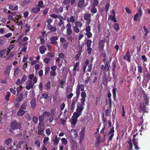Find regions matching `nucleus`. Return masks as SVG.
<instances>
[{
	"instance_id": "nucleus-1",
	"label": "nucleus",
	"mask_w": 150,
	"mask_h": 150,
	"mask_svg": "<svg viewBox=\"0 0 150 150\" xmlns=\"http://www.w3.org/2000/svg\"><path fill=\"white\" fill-rule=\"evenodd\" d=\"M11 128L15 129H21V123L16 122V120H14L11 122Z\"/></svg>"
},
{
	"instance_id": "nucleus-2",
	"label": "nucleus",
	"mask_w": 150,
	"mask_h": 150,
	"mask_svg": "<svg viewBox=\"0 0 150 150\" xmlns=\"http://www.w3.org/2000/svg\"><path fill=\"white\" fill-rule=\"evenodd\" d=\"M88 4V2H86L84 0H79L77 6L79 8H84Z\"/></svg>"
},
{
	"instance_id": "nucleus-3",
	"label": "nucleus",
	"mask_w": 150,
	"mask_h": 150,
	"mask_svg": "<svg viewBox=\"0 0 150 150\" xmlns=\"http://www.w3.org/2000/svg\"><path fill=\"white\" fill-rule=\"evenodd\" d=\"M110 14L109 15L108 19L110 20L114 23H116L117 21L115 18V12L114 10H112L110 11Z\"/></svg>"
},
{
	"instance_id": "nucleus-4",
	"label": "nucleus",
	"mask_w": 150,
	"mask_h": 150,
	"mask_svg": "<svg viewBox=\"0 0 150 150\" xmlns=\"http://www.w3.org/2000/svg\"><path fill=\"white\" fill-rule=\"evenodd\" d=\"M137 133H136L135 134H134L133 135V139H132V142L133 143L134 148L136 150H138L139 149V148L138 146V142H137V139H135V137Z\"/></svg>"
},
{
	"instance_id": "nucleus-5",
	"label": "nucleus",
	"mask_w": 150,
	"mask_h": 150,
	"mask_svg": "<svg viewBox=\"0 0 150 150\" xmlns=\"http://www.w3.org/2000/svg\"><path fill=\"white\" fill-rule=\"evenodd\" d=\"M58 39V37L56 36L51 37L50 39V43L53 45H57L58 44L57 40Z\"/></svg>"
},
{
	"instance_id": "nucleus-6",
	"label": "nucleus",
	"mask_w": 150,
	"mask_h": 150,
	"mask_svg": "<svg viewBox=\"0 0 150 150\" xmlns=\"http://www.w3.org/2000/svg\"><path fill=\"white\" fill-rule=\"evenodd\" d=\"M44 124H42L41 123L38 124V133L39 135H42L44 130Z\"/></svg>"
},
{
	"instance_id": "nucleus-7",
	"label": "nucleus",
	"mask_w": 150,
	"mask_h": 150,
	"mask_svg": "<svg viewBox=\"0 0 150 150\" xmlns=\"http://www.w3.org/2000/svg\"><path fill=\"white\" fill-rule=\"evenodd\" d=\"M66 32L67 35H70L72 34L73 31L71 28V25L70 23H68L66 25Z\"/></svg>"
},
{
	"instance_id": "nucleus-8",
	"label": "nucleus",
	"mask_w": 150,
	"mask_h": 150,
	"mask_svg": "<svg viewBox=\"0 0 150 150\" xmlns=\"http://www.w3.org/2000/svg\"><path fill=\"white\" fill-rule=\"evenodd\" d=\"M91 14L89 13H86L84 14V18L85 20L86 21V24L89 25L91 22Z\"/></svg>"
},
{
	"instance_id": "nucleus-9",
	"label": "nucleus",
	"mask_w": 150,
	"mask_h": 150,
	"mask_svg": "<svg viewBox=\"0 0 150 150\" xmlns=\"http://www.w3.org/2000/svg\"><path fill=\"white\" fill-rule=\"evenodd\" d=\"M105 66L103 64L101 65L100 67V69L103 71H107L109 70V67L108 65H109V64H108V63L107 62L105 63Z\"/></svg>"
},
{
	"instance_id": "nucleus-10",
	"label": "nucleus",
	"mask_w": 150,
	"mask_h": 150,
	"mask_svg": "<svg viewBox=\"0 0 150 150\" xmlns=\"http://www.w3.org/2000/svg\"><path fill=\"white\" fill-rule=\"evenodd\" d=\"M79 98L76 97H74L73 98V99L72 100V102L71 105V110H73L75 108V105L76 102L78 101Z\"/></svg>"
},
{
	"instance_id": "nucleus-11",
	"label": "nucleus",
	"mask_w": 150,
	"mask_h": 150,
	"mask_svg": "<svg viewBox=\"0 0 150 150\" xmlns=\"http://www.w3.org/2000/svg\"><path fill=\"white\" fill-rule=\"evenodd\" d=\"M69 141L73 150L77 149V144L76 142L72 139H70Z\"/></svg>"
},
{
	"instance_id": "nucleus-12",
	"label": "nucleus",
	"mask_w": 150,
	"mask_h": 150,
	"mask_svg": "<svg viewBox=\"0 0 150 150\" xmlns=\"http://www.w3.org/2000/svg\"><path fill=\"white\" fill-rule=\"evenodd\" d=\"M28 79L30 80L29 81H32L31 80L33 79V83H34V85L35 83H36L37 81V78L36 76H34V74H33L30 75L29 76Z\"/></svg>"
},
{
	"instance_id": "nucleus-13",
	"label": "nucleus",
	"mask_w": 150,
	"mask_h": 150,
	"mask_svg": "<svg viewBox=\"0 0 150 150\" xmlns=\"http://www.w3.org/2000/svg\"><path fill=\"white\" fill-rule=\"evenodd\" d=\"M105 42V39L100 40L98 44V48L99 51L103 50L104 48V43Z\"/></svg>"
},
{
	"instance_id": "nucleus-14",
	"label": "nucleus",
	"mask_w": 150,
	"mask_h": 150,
	"mask_svg": "<svg viewBox=\"0 0 150 150\" xmlns=\"http://www.w3.org/2000/svg\"><path fill=\"white\" fill-rule=\"evenodd\" d=\"M114 127H113L111 128L110 130L108 132V134L110 135V136L108 138V139L110 141H111L114 135Z\"/></svg>"
},
{
	"instance_id": "nucleus-15",
	"label": "nucleus",
	"mask_w": 150,
	"mask_h": 150,
	"mask_svg": "<svg viewBox=\"0 0 150 150\" xmlns=\"http://www.w3.org/2000/svg\"><path fill=\"white\" fill-rule=\"evenodd\" d=\"M16 95L17 97L16 99V100L17 103H20L23 98V93H19L17 94Z\"/></svg>"
},
{
	"instance_id": "nucleus-16",
	"label": "nucleus",
	"mask_w": 150,
	"mask_h": 150,
	"mask_svg": "<svg viewBox=\"0 0 150 150\" xmlns=\"http://www.w3.org/2000/svg\"><path fill=\"white\" fill-rule=\"evenodd\" d=\"M85 135V132L84 129H82L81 131V133L80 135V143H82V141Z\"/></svg>"
},
{
	"instance_id": "nucleus-17",
	"label": "nucleus",
	"mask_w": 150,
	"mask_h": 150,
	"mask_svg": "<svg viewBox=\"0 0 150 150\" xmlns=\"http://www.w3.org/2000/svg\"><path fill=\"white\" fill-rule=\"evenodd\" d=\"M131 56L129 54V50H128L126 53V55L123 57L124 59L128 61L129 62H130L131 61L130 59Z\"/></svg>"
},
{
	"instance_id": "nucleus-18",
	"label": "nucleus",
	"mask_w": 150,
	"mask_h": 150,
	"mask_svg": "<svg viewBox=\"0 0 150 150\" xmlns=\"http://www.w3.org/2000/svg\"><path fill=\"white\" fill-rule=\"evenodd\" d=\"M84 102H83L81 101L80 103H78L77 104V109L79 110H83L84 109V106L85 105Z\"/></svg>"
},
{
	"instance_id": "nucleus-19",
	"label": "nucleus",
	"mask_w": 150,
	"mask_h": 150,
	"mask_svg": "<svg viewBox=\"0 0 150 150\" xmlns=\"http://www.w3.org/2000/svg\"><path fill=\"white\" fill-rule=\"evenodd\" d=\"M39 50L40 53L42 54H43L47 50V49L45 45H42L39 47Z\"/></svg>"
},
{
	"instance_id": "nucleus-20",
	"label": "nucleus",
	"mask_w": 150,
	"mask_h": 150,
	"mask_svg": "<svg viewBox=\"0 0 150 150\" xmlns=\"http://www.w3.org/2000/svg\"><path fill=\"white\" fill-rule=\"evenodd\" d=\"M127 143L129 144V145L128 146V150H134L133 149V144L131 139L129 138V141Z\"/></svg>"
},
{
	"instance_id": "nucleus-21",
	"label": "nucleus",
	"mask_w": 150,
	"mask_h": 150,
	"mask_svg": "<svg viewBox=\"0 0 150 150\" xmlns=\"http://www.w3.org/2000/svg\"><path fill=\"white\" fill-rule=\"evenodd\" d=\"M142 15V10H139V13H137L134 16V20L135 21H137V18L139 16V17H140Z\"/></svg>"
},
{
	"instance_id": "nucleus-22",
	"label": "nucleus",
	"mask_w": 150,
	"mask_h": 150,
	"mask_svg": "<svg viewBox=\"0 0 150 150\" xmlns=\"http://www.w3.org/2000/svg\"><path fill=\"white\" fill-rule=\"evenodd\" d=\"M11 67L10 66H7L6 68L4 74L6 76H9L11 70Z\"/></svg>"
},
{
	"instance_id": "nucleus-23",
	"label": "nucleus",
	"mask_w": 150,
	"mask_h": 150,
	"mask_svg": "<svg viewBox=\"0 0 150 150\" xmlns=\"http://www.w3.org/2000/svg\"><path fill=\"white\" fill-rule=\"evenodd\" d=\"M34 83H32V81H29L28 82V85L25 86V88L27 90H29L31 88H33Z\"/></svg>"
},
{
	"instance_id": "nucleus-24",
	"label": "nucleus",
	"mask_w": 150,
	"mask_h": 150,
	"mask_svg": "<svg viewBox=\"0 0 150 150\" xmlns=\"http://www.w3.org/2000/svg\"><path fill=\"white\" fill-rule=\"evenodd\" d=\"M81 101L83 102H85L86 101L85 98L86 96V93L85 92H82L81 93Z\"/></svg>"
},
{
	"instance_id": "nucleus-25",
	"label": "nucleus",
	"mask_w": 150,
	"mask_h": 150,
	"mask_svg": "<svg viewBox=\"0 0 150 150\" xmlns=\"http://www.w3.org/2000/svg\"><path fill=\"white\" fill-rule=\"evenodd\" d=\"M31 107L33 109H34L36 106V100L35 98H33L30 103Z\"/></svg>"
},
{
	"instance_id": "nucleus-26",
	"label": "nucleus",
	"mask_w": 150,
	"mask_h": 150,
	"mask_svg": "<svg viewBox=\"0 0 150 150\" xmlns=\"http://www.w3.org/2000/svg\"><path fill=\"white\" fill-rule=\"evenodd\" d=\"M98 3L99 1L98 0H93V3L92 8L91 9H96V8L95 7L98 6Z\"/></svg>"
},
{
	"instance_id": "nucleus-27",
	"label": "nucleus",
	"mask_w": 150,
	"mask_h": 150,
	"mask_svg": "<svg viewBox=\"0 0 150 150\" xmlns=\"http://www.w3.org/2000/svg\"><path fill=\"white\" fill-rule=\"evenodd\" d=\"M20 69L18 67H17L14 71L13 76L17 77L19 73Z\"/></svg>"
},
{
	"instance_id": "nucleus-28",
	"label": "nucleus",
	"mask_w": 150,
	"mask_h": 150,
	"mask_svg": "<svg viewBox=\"0 0 150 150\" xmlns=\"http://www.w3.org/2000/svg\"><path fill=\"white\" fill-rule=\"evenodd\" d=\"M28 44V42H25L24 43V44L23 45V47H22V49H21V52H26L27 49V46L26 45V44Z\"/></svg>"
},
{
	"instance_id": "nucleus-29",
	"label": "nucleus",
	"mask_w": 150,
	"mask_h": 150,
	"mask_svg": "<svg viewBox=\"0 0 150 150\" xmlns=\"http://www.w3.org/2000/svg\"><path fill=\"white\" fill-rule=\"evenodd\" d=\"M38 119L39 122V124H40V123H41L42 124H45L44 122H42L44 120V117L42 115H39Z\"/></svg>"
},
{
	"instance_id": "nucleus-30",
	"label": "nucleus",
	"mask_w": 150,
	"mask_h": 150,
	"mask_svg": "<svg viewBox=\"0 0 150 150\" xmlns=\"http://www.w3.org/2000/svg\"><path fill=\"white\" fill-rule=\"evenodd\" d=\"M77 121V119H76V118H74V117H72V118L71 120V125L74 126H75Z\"/></svg>"
},
{
	"instance_id": "nucleus-31",
	"label": "nucleus",
	"mask_w": 150,
	"mask_h": 150,
	"mask_svg": "<svg viewBox=\"0 0 150 150\" xmlns=\"http://www.w3.org/2000/svg\"><path fill=\"white\" fill-rule=\"evenodd\" d=\"M76 89L78 90H79L80 91H83L84 90V86L83 85L78 84L77 86Z\"/></svg>"
},
{
	"instance_id": "nucleus-32",
	"label": "nucleus",
	"mask_w": 150,
	"mask_h": 150,
	"mask_svg": "<svg viewBox=\"0 0 150 150\" xmlns=\"http://www.w3.org/2000/svg\"><path fill=\"white\" fill-rule=\"evenodd\" d=\"M25 113V111L20 109L17 113V114L18 116H23Z\"/></svg>"
},
{
	"instance_id": "nucleus-33",
	"label": "nucleus",
	"mask_w": 150,
	"mask_h": 150,
	"mask_svg": "<svg viewBox=\"0 0 150 150\" xmlns=\"http://www.w3.org/2000/svg\"><path fill=\"white\" fill-rule=\"evenodd\" d=\"M75 26L81 28L82 26V23L80 21H76L74 23Z\"/></svg>"
},
{
	"instance_id": "nucleus-34",
	"label": "nucleus",
	"mask_w": 150,
	"mask_h": 150,
	"mask_svg": "<svg viewBox=\"0 0 150 150\" xmlns=\"http://www.w3.org/2000/svg\"><path fill=\"white\" fill-rule=\"evenodd\" d=\"M27 105V102L25 101H24L22 105L21 106L20 108L22 110H26Z\"/></svg>"
},
{
	"instance_id": "nucleus-35",
	"label": "nucleus",
	"mask_w": 150,
	"mask_h": 150,
	"mask_svg": "<svg viewBox=\"0 0 150 150\" xmlns=\"http://www.w3.org/2000/svg\"><path fill=\"white\" fill-rule=\"evenodd\" d=\"M73 28L74 31V32L77 33H78L79 32L80 30L79 27H76L75 26H74L73 27Z\"/></svg>"
},
{
	"instance_id": "nucleus-36",
	"label": "nucleus",
	"mask_w": 150,
	"mask_h": 150,
	"mask_svg": "<svg viewBox=\"0 0 150 150\" xmlns=\"http://www.w3.org/2000/svg\"><path fill=\"white\" fill-rule=\"evenodd\" d=\"M50 81H48L45 85V89L47 91L49 90L50 88Z\"/></svg>"
},
{
	"instance_id": "nucleus-37",
	"label": "nucleus",
	"mask_w": 150,
	"mask_h": 150,
	"mask_svg": "<svg viewBox=\"0 0 150 150\" xmlns=\"http://www.w3.org/2000/svg\"><path fill=\"white\" fill-rule=\"evenodd\" d=\"M116 88H113L112 90L113 100L115 101L116 99Z\"/></svg>"
},
{
	"instance_id": "nucleus-38",
	"label": "nucleus",
	"mask_w": 150,
	"mask_h": 150,
	"mask_svg": "<svg viewBox=\"0 0 150 150\" xmlns=\"http://www.w3.org/2000/svg\"><path fill=\"white\" fill-rule=\"evenodd\" d=\"M12 141V139L11 138H9L5 140L4 143L6 145H8Z\"/></svg>"
},
{
	"instance_id": "nucleus-39",
	"label": "nucleus",
	"mask_w": 150,
	"mask_h": 150,
	"mask_svg": "<svg viewBox=\"0 0 150 150\" xmlns=\"http://www.w3.org/2000/svg\"><path fill=\"white\" fill-rule=\"evenodd\" d=\"M59 84L60 85V87L62 88H64L63 84L66 83L65 80H59Z\"/></svg>"
},
{
	"instance_id": "nucleus-40",
	"label": "nucleus",
	"mask_w": 150,
	"mask_h": 150,
	"mask_svg": "<svg viewBox=\"0 0 150 150\" xmlns=\"http://www.w3.org/2000/svg\"><path fill=\"white\" fill-rule=\"evenodd\" d=\"M107 97L109 98V105L110 107L111 106L112 103H111V101L112 100L111 98V94L110 93H109L107 94Z\"/></svg>"
},
{
	"instance_id": "nucleus-41",
	"label": "nucleus",
	"mask_w": 150,
	"mask_h": 150,
	"mask_svg": "<svg viewBox=\"0 0 150 150\" xmlns=\"http://www.w3.org/2000/svg\"><path fill=\"white\" fill-rule=\"evenodd\" d=\"M92 43V40L90 39L87 40L86 42V45L87 47H91Z\"/></svg>"
},
{
	"instance_id": "nucleus-42",
	"label": "nucleus",
	"mask_w": 150,
	"mask_h": 150,
	"mask_svg": "<svg viewBox=\"0 0 150 150\" xmlns=\"http://www.w3.org/2000/svg\"><path fill=\"white\" fill-rule=\"evenodd\" d=\"M62 144L66 145L67 144V139L65 138H62L61 139Z\"/></svg>"
},
{
	"instance_id": "nucleus-43",
	"label": "nucleus",
	"mask_w": 150,
	"mask_h": 150,
	"mask_svg": "<svg viewBox=\"0 0 150 150\" xmlns=\"http://www.w3.org/2000/svg\"><path fill=\"white\" fill-rule=\"evenodd\" d=\"M146 73L144 74V76L146 78L148 79V81L150 80V74H149L148 71L146 72Z\"/></svg>"
},
{
	"instance_id": "nucleus-44",
	"label": "nucleus",
	"mask_w": 150,
	"mask_h": 150,
	"mask_svg": "<svg viewBox=\"0 0 150 150\" xmlns=\"http://www.w3.org/2000/svg\"><path fill=\"white\" fill-rule=\"evenodd\" d=\"M25 142L23 141H20L16 146V147L17 148H20L21 147V144L24 143Z\"/></svg>"
},
{
	"instance_id": "nucleus-45",
	"label": "nucleus",
	"mask_w": 150,
	"mask_h": 150,
	"mask_svg": "<svg viewBox=\"0 0 150 150\" xmlns=\"http://www.w3.org/2000/svg\"><path fill=\"white\" fill-rule=\"evenodd\" d=\"M72 88H71L69 86H67L66 88V91L67 94H68L69 92H71L72 91Z\"/></svg>"
},
{
	"instance_id": "nucleus-46",
	"label": "nucleus",
	"mask_w": 150,
	"mask_h": 150,
	"mask_svg": "<svg viewBox=\"0 0 150 150\" xmlns=\"http://www.w3.org/2000/svg\"><path fill=\"white\" fill-rule=\"evenodd\" d=\"M113 28L115 30H117L119 29V24L118 23H116L114 24Z\"/></svg>"
},
{
	"instance_id": "nucleus-47",
	"label": "nucleus",
	"mask_w": 150,
	"mask_h": 150,
	"mask_svg": "<svg viewBox=\"0 0 150 150\" xmlns=\"http://www.w3.org/2000/svg\"><path fill=\"white\" fill-rule=\"evenodd\" d=\"M38 118L35 116H34L32 118L33 122L35 124H37L38 121Z\"/></svg>"
},
{
	"instance_id": "nucleus-48",
	"label": "nucleus",
	"mask_w": 150,
	"mask_h": 150,
	"mask_svg": "<svg viewBox=\"0 0 150 150\" xmlns=\"http://www.w3.org/2000/svg\"><path fill=\"white\" fill-rule=\"evenodd\" d=\"M80 115H81L80 114L76 112H74L73 113V115L72 117L74 118H76V119H77V118L79 117Z\"/></svg>"
},
{
	"instance_id": "nucleus-49",
	"label": "nucleus",
	"mask_w": 150,
	"mask_h": 150,
	"mask_svg": "<svg viewBox=\"0 0 150 150\" xmlns=\"http://www.w3.org/2000/svg\"><path fill=\"white\" fill-rule=\"evenodd\" d=\"M138 73L142 74V69L141 65L137 66Z\"/></svg>"
},
{
	"instance_id": "nucleus-50",
	"label": "nucleus",
	"mask_w": 150,
	"mask_h": 150,
	"mask_svg": "<svg viewBox=\"0 0 150 150\" xmlns=\"http://www.w3.org/2000/svg\"><path fill=\"white\" fill-rule=\"evenodd\" d=\"M23 87L22 85H21L19 87H18L16 89L17 91V93H19L20 91L22 90Z\"/></svg>"
},
{
	"instance_id": "nucleus-51",
	"label": "nucleus",
	"mask_w": 150,
	"mask_h": 150,
	"mask_svg": "<svg viewBox=\"0 0 150 150\" xmlns=\"http://www.w3.org/2000/svg\"><path fill=\"white\" fill-rule=\"evenodd\" d=\"M66 122V120L62 118H61L59 120V123L62 125H65Z\"/></svg>"
},
{
	"instance_id": "nucleus-52",
	"label": "nucleus",
	"mask_w": 150,
	"mask_h": 150,
	"mask_svg": "<svg viewBox=\"0 0 150 150\" xmlns=\"http://www.w3.org/2000/svg\"><path fill=\"white\" fill-rule=\"evenodd\" d=\"M44 117L48 116L49 117L50 116V114L49 112L45 111L42 114Z\"/></svg>"
},
{
	"instance_id": "nucleus-53",
	"label": "nucleus",
	"mask_w": 150,
	"mask_h": 150,
	"mask_svg": "<svg viewBox=\"0 0 150 150\" xmlns=\"http://www.w3.org/2000/svg\"><path fill=\"white\" fill-rule=\"evenodd\" d=\"M56 108H52L50 110V112L52 116H54L55 114L56 113Z\"/></svg>"
},
{
	"instance_id": "nucleus-54",
	"label": "nucleus",
	"mask_w": 150,
	"mask_h": 150,
	"mask_svg": "<svg viewBox=\"0 0 150 150\" xmlns=\"http://www.w3.org/2000/svg\"><path fill=\"white\" fill-rule=\"evenodd\" d=\"M11 96V93L9 92H8L7 93V95L5 97V99L8 101L9 100V97Z\"/></svg>"
},
{
	"instance_id": "nucleus-55",
	"label": "nucleus",
	"mask_w": 150,
	"mask_h": 150,
	"mask_svg": "<svg viewBox=\"0 0 150 150\" xmlns=\"http://www.w3.org/2000/svg\"><path fill=\"white\" fill-rule=\"evenodd\" d=\"M22 83L20 79H17L16 82V84L17 85H19V86L22 85Z\"/></svg>"
},
{
	"instance_id": "nucleus-56",
	"label": "nucleus",
	"mask_w": 150,
	"mask_h": 150,
	"mask_svg": "<svg viewBox=\"0 0 150 150\" xmlns=\"http://www.w3.org/2000/svg\"><path fill=\"white\" fill-rule=\"evenodd\" d=\"M54 55V52H48L46 55V56L48 57H53Z\"/></svg>"
},
{
	"instance_id": "nucleus-57",
	"label": "nucleus",
	"mask_w": 150,
	"mask_h": 150,
	"mask_svg": "<svg viewBox=\"0 0 150 150\" xmlns=\"http://www.w3.org/2000/svg\"><path fill=\"white\" fill-rule=\"evenodd\" d=\"M66 96V98L67 99H71L73 96V94L71 92L69 94H68Z\"/></svg>"
},
{
	"instance_id": "nucleus-58",
	"label": "nucleus",
	"mask_w": 150,
	"mask_h": 150,
	"mask_svg": "<svg viewBox=\"0 0 150 150\" xmlns=\"http://www.w3.org/2000/svg\"><path fill=\"white\" fill-rule=\"evenodd\" d=\"M140 107L141 110L144 112H145L146 110V106L143 104L142 105L141 104Z\"/></svg>"
},
{
	"instance_id": "nucleus-59",
	"label": "nucleus",
	"mask_w": 150,
	"mask_h": 150,
	"mask_svg": "<svg viewBox=\"0 0 150 150\" xmlns=\"http://www.w3.org/2000/svg\"><path fill=\"white\" fill-rule=\"evenodd\" d=\"M79 65V62H76L74 66L73 71H74L76 70L77 68Z\"/></svg>"
},
{
	"instance_id": "nucleus-60",
	"label": "nucleus",
	"mask_w": 150,
	"mask_h": 150,
	"mask_svg": "<svg viewBox=\"0 0 150 150\" xmlns=\"http://www.w3.org/2000/svg\"><path fill=\"white\" fill-rule=\"evenodd\" d=\"M69 43L66 42L62 44L63 47L65 49H67Z\"/></svg>"
},
{
	"instance_id": "nucleus-61",
	"label": "nucleus",
	"mask_w": 150,
	"mask_h": 150,
	"mask_svg": "<svg viewBox=\"0 0 150 150\" xmlns=\"http://www.w3.org/2000/svg\"><path fill=\"white\" fill-rule=\"evenodd\" d=\"M27 79V77L25 75L23 76L21 79V82H25Z\"/></svg>"
},
{
	"instance_id": "nucleus-62",
	"label": "nucleus",
	"mask_w": 150,
	"mask_h": 150,
	"mask_svg": "<svg viewBox=\"0 0 150 150\" xmlns=\"http://www.w3.org/2000/svg\"><path fill=\"white\" fill-rule=\"evenodd\" d=\"M42 98H44L45 99H47L49 98V96L47 94H43L42 95Z\"/></svg>"
},
{
	"instance_id": "nucleus-63",
	"label": "nucleus",
	"mask_w": 150,
	"mask_h": 150,
	"mask_svg": "<svg viewBox=\"0 0 150 150\" xmlns=\"http://www.w3.org/2000/svg\"><path fill=\"white\" fill-rule=\"evenodd\" d=\"M69 21H70L71 22H74L75 21V17L73 16H71L70 18Z\"/></svg>"
},
{
	"instance_id": "nucleus-64",
	"label": "nucleus",
	"mask_w": 150,
	"mask_h": 150,
	"mask_svg": "<svg viewBox=\"0 0 150 150\" xmlns=\"http://www.w3.org/2000/svg\"><path fill=\"white\" fill-rule=\"evenodd\" d=\"M93 64L92 63H91L89 64V65L88 66V69H87V71L88 72H90L92 69Z\"/></svg>"
}]
</instances>
